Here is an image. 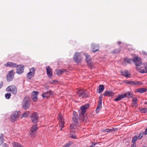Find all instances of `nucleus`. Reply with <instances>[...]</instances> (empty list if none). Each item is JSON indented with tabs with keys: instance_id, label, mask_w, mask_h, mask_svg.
Instances as JSON below:
<instances>
[{
	"instance_id": "3c124183",
	"label": "nucleus",
	"mask_w": 147,
	"mask_h": 147,
	"mask_svg": "<svg viewBox=\"0 0 147 147\" xmlns=\"http://www.w3.org/2000/svg\"><path fill=\"white\" fill-rule=\"evenodd\" d=\"M3 85V83L1 82L0 84V88H1Z\"/></svg>"
},
{
	"instance_id": "6e6552de",
	"label": "nucleus",
	"mask_w": 147,
	"mask_h": 147,
	"mask_svg": "<svg viewBox=\"0 0 147 147\" xmlns=\"http://www.w3.org/2000/svg\"><path fill=\"white\" fill-rule=\"evenodd\" d=\"M14 73L13 70L11 71L8 72V74L7 75L6 78L7 81L8 82H10L12 81L14 77Z\"/></svg>"
},
{
	"instance_id": "ea45409f",
	"label": "nucleus",
	"mask_w": 147,
	"mask_h": 147,
	"mask_svg": "<svg viewBox=\"0 0 147 147\" xmlns=\"http://www.w3.org/2000/svg\"><path fill=\"white\" fill-rule=\"evenodd\" d=\"M64 123L63 122H61L60 124V127H61L60 129L61 130L62 128L64 127Z\"/></svg>"
},
{
	"instance_id": "37998d69",
	"label": "nucleus",
	"mask_w": 147,
	"mask_h": 147,
	"mask_svg": "<svg viewBox=\"0 0 147 147\" xmlns=\"http://www.w3.org/2000/svg\"><path fill=\"white\" fill-rule=\"evenodd\" d=\"M132 82V81H130L128 80H126L125 81V82L127 84H129L131 85V83Z\"/></svg>"
},
{
	"instance_id": "7c9ffc66",
	"label": "nucleus",
	"mask_w": 147,
	"mask_h": 147,
	"mask_svg": "<svg viewBox=\"0 0 147 147\" xmlns=\"http://www.w3.org/2000/svg\"><path fill=\"white\" fill-rule=\"evenodd\" d=\"M11 94L10 93H7L5 94V98L7 99H9L10 98Z\"/></svg>"
},
{
	"instance_id": "1a4fd4ad",
	"label": "nucleus",
	"mask_w": 147,
	"mask_h": 147,
	"mask_svg": "<svg viewBox=\"0 0 147 147\" xmlns=\"http://www.w3.org/2000/svg\"><path fill=\"white\" fill-rule=\"evenodd\" d=\"M89 107V104H87L84 105L80 107L81 111L80 112V115H83L86 112V109H88Z\"/></svg>"
},
{
	"instance_id": "c03bdc74",
	"label": "nucleus",
	"mask_w": 147,
	"mask_h": 147,
	"mask_svg": "<svg viewBox=\"0 0 147 147\" xmlns=\"http://www.w3.org/2000/svg\"><path fill=\"white\" fill-rule=\"evenodd\" d=\"M58 119L59 120H61L62 119V115H61L59 113V114Z\"/></svg>"
},
{
	"instance_id": "cd10ccee",
	"label": "nucleus",
	"mask_w": 147,
	"mask_h": 147,
	"mask_svg": "<svg viewBox=\"0 0 147 147\" xmlns=\"http://www.w3.org/2000/svg\"><path fill=\"white\" fill-rule=\"evenodd\" d=\"M138 99L136 98H135L132 99V105L133 106H134L136 105H137Z\"/></svg>"
},
{
	"instance_id": "39448f33",
	"label": "nucleus",
	"mask_w": 147,
	"mask_h": 147,
	"mask_svg": "<svg viewBox=\"0 0 147 147\" xmlns=\"http://www.w3.org/2000/svg\"><path fill=\"white\" fill-rule=\"evenodd\" d=\"M73 59L76 63H79L82 61V58L80 53L76 52L74 55Z\"/></svg>"
},
{
	"instance_id": "49530a36",
	"label": "nucleus",
	"mask_w": 147,
	"mask_h": 147,
	"mask_svg": "<svg viewBox=\"0 0 147 147\" xmlns=\"http://www.w3.org/2000/svg\"><path fill=\"white\" fill-rule=\"evenodd\" d=\"M3 147H8V145L6 143L3 144Z\"/></svg>"
},
{
	"instance_id": "412c9836",
	"label": "nucleus",
	"mask_w": 147,
	"mask_h": 147,
	"mask_svg": "<svg viewBox=\"0 0 147 147\" xmlns=\"http://www.w3.org/2000/svg\"><path fill=\"white\" fill-rule=\"evenodd\" d=\"M53 92H45L42 94L43 98H48L50 96L53 94Z\"/></svg>"
},
{
	"instance_id": "864d4df0",
	"label": "nucleus",
	"mask_w": 147,
	"mask_h": 147,
	"mask_svg": "<svg viewBox=\"0 0 147 147\" xmlns=\"http://www.w3.org/2000/svg\"><path fill=\"white\" fill-rule=\"evenodd\" d=\"M136 145H135L134 144H132L131 147H136Z\"/></svg>"
},
{
	"instance_id": "a878e982",
	"label": "nucleus",
	"mask_w": 147,
	"mask_h": 147,
	"mask_svg": "<svg viewBox=\"0 0 147 147\" xmlns=\"http://www.w3.org/2000/svg\"><path fill=\"white\" fill-rule=\"evenodd\" d=\"M147 91V89L146 88H142L137 89L136 92H146Z\"/></svg>"
},
{
	"instance_id": "aec40b11",
	"label": "nucleus",
	"mask_w": 147,
	"mask_h": 147,
	"mask_svg": "<svg viewBox=\"0 0 147 147\" xmlns=\"http://www.w3.org/2000/svg\"><path fill=\"white\" fill-rule=\"evenodd\" d=\"M77 94L82 98H86L88 97V94L86 92H77Z\"/></svg>"
},
{
	"instance_id": "5fc2aeb1",
	"label": "nucleus",
	"mask_w": 147,
	"mask_h": 147,
	"mask_svg": "<svg viewBox=\"0 0 147 147\" xmlns=\"http://www.w3.org/2000/svg\"><path fill=\"white\" fill-rule=\"evenodd\" d=\"M143 53L147 55V51H143Z\"/></svg>"
},
{
	"instance_id": "f03ea898",
	"label": "nucleus",
	"mask_w": 147,
	"mask_h": 147,
	"mask_svg": "<svg viewBox=\"0 0 147 147\" xmlns=\"http://www.w3.org/2000/svg\"><path fill=\"white\" fill-rule=\"evenodd\" d=\"M125 97L132 98L133 97V94H131V92H126L123 94L119 95L117 97L114 99V100L118 101Z\"/></svg>"
},
{
	"instance_id": "0eeeda50",
	"label": "nucleus",
	"mask_w": 147,
	"mask_h": 147,
	"mask_svg": "<svg viewBox=\"0 0 147 147\" xmlns=\"http://www.w3.org/2000/svg\"><path fill=\"white\" fill-rule=\"evenodd\" d=\"M31 118L32 122L33 123H37L38 121V114L36 113H32L31 116Z\"/></svg>"
},
{
	"instance_id": "58836bf2",
	"label": "nucleus",
	"mask_w": 147,
	"mask_h": 147,
	"mask_svg": "<svg viewBox=\"0 0 147 147\" xmlns=\"http://www.w3.org/2000/svg\"><path fill=\"white\" fill-rule=\"evenodd\" d=\"M144 133H140L139 136H138V139L139 140H140L142 138L143 136Z\"/></svg>"
},
{
	"instance_id": "4c0bfd02",
	"label": "nucleus",
	"mask_w": 147,
	"mask_h": 147,
	"mask_svg": "<svg viewBox=\"0 0 147 147\" xmlns=\"http://www.w3.org/2000/svg\"><path fill=\"white\" fill-rule=\"evenodd\" d=\"M131 83V85H138L139 84V83L137 81H132Z\"/></svg>"
},
{
	"instance_id": "a19ab883",
	"label": "nucleus",
	"mask_w": 147,
	"mask_h": 147,
	"mask_svg": "<svg viewBox=\"0 0 147 147\" xmlns=\"http://www.w3.org/2000/svg\"><path fill=\"white\" fill-rule=\"evenodd\" d=\"M70 137L71 138L73 139H76L77 137L75 135H74L73 134H70Z\"/></svg>"
},
{
	"instance_id": "f257e3e1",
	"label": "nucleus",
	"mask_w": 147,
	"mask_h": 147,
	"mask_svg": "<svg viewBox=\"0 0 147 147\" xmlns=\"http://www.w3.org/2000/svg\"><path fill=\"white\" fill-rule=\"evenodd\" d=\"M30 97H25L24 98L22 103L23 108L26 110L28 109L30 105Z\"/></svg>"
},
{
	"instance_id": "20e7f679",
	"label": "nucleus",
	"mask_w": 147,
	"mask_h": 147,
	"mask_svg": "<svg viewBox=\"0 0 147 147\" xmlns=\"http://www.w3.org/2000/svg\"><path fill=\"white\" fill-rule=\"evenodd\" d=\"M20 114V111H15L13 112L11 116V120L13 122H14L17 120L19 118Z\"/></svg>"
},
{
	"instance_id": "c756f323",
	"label": "nucleus",
	"mask_w": 147,
	"mask_h": 147,
	"mask_svg": "<svg viewBox=\"0 0 147 147\" xmlns=\"http://www.w3.org/2000/svg\"><path fill=\"white\" fill-rule=\"evenodd\" d=\"M104 89V86L103 85H100L99 86V92H102Z\"/></svg>"
},
{
	"instance_id": "9b49d317",
	"label": "nucleus",
	"mask_w": 147,
	"mask_h": 147,
	"mask_svg": "<svg viewBox=\"0 0 147 147\" xmlns=\"http://www.w3.org/2000/svg\"><path fill=\"white\" fill-rule=\"evenodd\" d=\"M84 55L86 57V60L87 63L88 65L90 67H91L93 65L91 62V59L90 56L88 54L85 53Z\"/></svg>"
},
{
	"instance_id": "de8ad7c7",
	"label": "nucleus",
	"mask_w": 147,
	"mask_h": 147,
	"mask_svg": "<svg viewBox=\"0 0 147 147\" xmlns=\"http://www.w3.org/2000/svg\"><path fill=\"white\" fill-rule=\"evenodd\" d=\"M103 131L106 132H109V129H104Z\"/></svg>"
},
{
	"instance_id": "ddd939ff",
	"label": "nucleus",
	"mask_w": 147,
	"mask_h": 147,
	"mask_svg": "<svg viewBox=\"0 0 147 147\" xmlns=\"http://www.w3.org/2000/svg\"><path fill=\"white\" fill-rule=\"evenodd\" d=\"M35 74V69L33 67L30 69V71L28 73L27 78L29 79H31L34 76Z\"/></svg>"
},
{
	"instance_id": "72a5a7b5",
	"label": "nucleus",
	"mask_w": 147,
	"mask_h": 147,
	"mask_svg": "<svg viewBox=\"0 0 147 147\" xmlns=\"http://www.w3.org/2000/svg\"><path fill=\"white\" fill-rule=\"evenodd\" d=\"M138 139V136L136 135L134 136V138L132 140V142L133 143H134Z\"/></svg>"
},
{
	"instance_id": "dca6fc26",
	"label": "nucleus",
	"mask_w": 147,
	"mask_h": 147,
	"mask_svg": "<svg viewBox=\"0 0 147 147\" xmlns=\"http://www.w3.org/2000/svg\"><path fill=\"white\" fill-rule=\"evenodd\" d=\"M16 67H17L16 70V72L17 73L19 74H20L22 73L23 72L24 68L22 65H19L18 66L17 65Z\"/></svg>"
},
{
	"instance_id": "c85d7f7f",
	"label": "nucleus",
	"mask_w": 147,
	"mask_h": 147,
	"mask_svg": "<svg viewBox=\"0 0 147 147\" xmlns=\"http://www.w3.org/2000/svg\"><path fill=\"white\" fill-rule=\"evenodd\" d=\"M3 134H0V145H1L4 142Z\"/></svg>"
},
{
	"instance_id": "bf43d9fd",
	"label": "nucleus",
	"mask_w": 147,
	"mask_h": 147,
	"mask_svg": "<svg viewBox=\"0 0 147 147\" xmlns=\"http://www.w3.org/2000/svg\"><path fill=\"white\" fill-rule=\"evenodd\" d=\"M32 92H37L36 91H33Z\"/></svg>"
},
{
	"instance_id": "603ef678",
	"label": "nucleus",
	"mask_w": 147,
	"mask_h": 147,
	"mask_svg": "<svg viewBox=\"0 0 147 147\" xmlns=\"http://www.w3.org/2000/svg\"><path fill=\"white\" fill-rule=\"evenodd\" d=\"M113 129H109V132L113 131Z\"/></svg>"
},
{
	"instance_id": "6ab92c4d",
	"label": "nucleus",
	"mask_w": 147,
	"mask_h": 147,
	"mask_svg": "<svg viewBox=\"0 0 147 147\" xmlns=\"http://www.w3.org/2000/svg\"><path fill=\"white\" fill-rule=\"evenodd\" d=\"M91 48L92 51L94 53L98 51L99 49V48L98 46L93 44H92Z\"/></svg>"
},
{
	"instance_id": "2f4dec72",
	"label": "nucleus",
	"mask_w": 147,
	"mask_h": 147,
	"mask_svg": "<svg viewBox=\"0 0 147 147\" xmlns=\"http://www.w3.org/2000/svg\"><path fill=\"white\" fill-rule=\"evenodd\" d=\"M65 71V70L64 69H59L57 71V74H62Z\"/></svg>"
},
{
	"instance_id": "bb28decb",
	"label": "nucleus",
	"mask_w": 147,
	"mask_h": 147,
	"mask_svg": "<svg viewBox=\"0 0 147 147\" xmlns=\"http://www.w3.org/2000/svg\"><path fill=\"white\" fill-rule=\"evenodd\" d=\"M122 74L123 76L126 77H129L130 76V74L128 73L127 71H125L123 72Z\"/></svg>"
},
{
	"instance_id": "6e6d98bb",
	"label": "nucleus",
	"mask_w": 147,
	"mask_h": 147,
	"mask_svg": "<svg viewBox=\"0 0 147 147\" xmlns=\"http://www.w3.org/2000/svg\"><path fill=\"white\" fill-rule=\"evenodd\" d=\"M55 80H54L53 82H49V83L50 84H52L54 82H55Z\"/></svg>"
},
{
	"instance_id": "9d476101",
	"label": "nucleus",
	"mask_w": 147,
	"mask_h": 147,
	"mask_svg": "<svg viewBox=\"0 0 147 147\" xmlns=\"http://www.w3.org/2000/svg\"><path fill=\"white\" fill-rule=\"evenodd\" d=\"M133 61L135 65L137 67H139L142 64L141 59L137 57L134 58Z\"/></svg>"
},
{
	"instance_id": "7ed1b4c3",
	"label": "nucleus",
	"mask_w": 147,
	"mask_h": 147,
	"mask_svg": "<svg viewBox=\"0 0 147 147\" xmlns=\"http://www.w3.org/2000/svg\"><path fill=\"white\" fill-rule=\"evenodd\" d=\"M139 68H136V70H137L142 73H147V63L142 64Z\"/></svg>"
},
{
	"instance_id": "4468645a",
	"label": "nucleus",
	"mask_w": 147,
	"mask_h": 147,
	"mask_svg": "<svg viewBox=\"0 0 147 147\" xmlns=\"http://www.w3.org/2000/svg\"><path fill=\"white\" fill-rule=\"evenodd\" d=\"M6 90L7 92H16L17 91V89L14 85H12L7 87L6 89Z\"/></svg>"
},
{
	"instance_id": "b1692460",
	"label": "nucleus",
	"mask_w": 147,
	"mask_h": 147,
	"mask_svg": "<svg viewBox=\"0 0 147 147\" xmlns=\"http://www.w3.org/2000/svg\"><path fill=\"white\" fill-rule=\"evenodd\" d=\"M133 60L128 59L127 58H125L124 59V63L125 64H126L127 63H130Z\"/></svg>"
},
{
	"instance_id": "f3484780",
	"label": "nucleus",
	"mask_w": 147,
	"mask_h": 147,
	"mask_svg": "<svg viewBox=\"0 0 147 147\" xmlns=\"http://www.w3.org/2000/svg\"><path fill=\"white\" fill-rule=\"evenodd\" d=\"M5 65L6 67H16L17 66V65L15 63L10 62H7L6 64H5Z\"/></svg>"
},
{
	"instance_id": "4d7b16f0",
	"label": "nucleus",
	"mask_w": 147,
	"mask_h": 147,
	"mask_svg": "<svg viewBox=\"0 0 147 147\" xmlns=\"http://www.w3.org/2000/svg\"><path fill=\"white\" fill-rule=\"evenodd\" d=\"M13 93V94H14L15 95L16 94V92H12Z\"/></svg>"
},
{
	"instance_id": "a18cd8bd",
	"label": "nucleus",
	"mask_w": 147,
	"mask_h": 147,
	"mask_svg": "<svg viewBox=\"0 0 147 147\" xmlns=\"http://www.w3.org/2000/svg\"><path fill=\"white\" fill-rule=\"evenodd\" d=\"M73 116H78L77 115V113L74 111L73 112Z\"/></svg>"
},
{
	"instance_id": "79ce46f5",
	"label": "nucleus",
	"mask_w": 147,
	"mask_h": 147,
	"mask_svg": "<svg viewBox=\"0 0 147 147\" xmlns=\"http://www.w3.org/2000/svg\"><path fill=\"white\" fill-rule=\"evenodd\" d=\"M79 91L80 92L82 91V92H85L86 91L85 89H83L82 88H80L79 90Z\"/></svg>"
},
{
	"instance_id": "f8f14e48",
	"label": "nucleus",
	"mask_w": 147,
	"mask_h": 147,
	"mask_svg": "<svg viewBox=\"0 0 147 147\" xmlns=\"http://www.w3.org/2000/svg\"><path fill=\"white\" fill-rule=\"evenodd\" d=\"M102 95H101L99 97L98 105L96 110V113H98L101 109L102 105Z\"/></svg>"
},
{
	"instance_id": "423d86ee",
	"label": "nucleus",
	"mask_w": 147,
	"mask_h": 147,
	"mask_svg": "<svg viewBox=\"0 0 147 147\" xmlns=\"http://www.w3.org/2000/svg\"><path fill=\"white\" fill-rule=\"evenodd\" d=\"M37 126L38 125L37 124L33 125L30 131V134L32 137H34L35 136L37 130L38 129Z\"/></svg>"
},
{
	"instance_id": "c9c22d12",
	"label": "nucleus",
	"mask_w": 147,
	"mask_h": 147,
	"mask_svg": "<svg viewBox=\"0 0 147 147\" xmlns=\"http://www.w3.org/2000/svg\"><path fill=\"white\" fill-rule=\"evenodd\" d=\"M28 113L27 112H25L24 113L22 114L21 118L26 117L28 116Z\"/></svg>"
},
{
	"instance_id": "473e14b6",
	"label": "nucleus",
	"mask_w": 147,
	"mask_h": 147,
	"mask_svg": "<svg viewBox=\"0 0 147 147\" xmlns=\"http://www.w3.org/2000/svg\"><path fill=\"white\" fill-rule=\"evenodd\" d=\"M121 50L120 49H116L114 50L112 52V53H118Z\"/></svg>"
},
{
	"instance_id": "680f3d73",
	"label": "nucleus",
	"mask_w": 147,
	"mask_h": 147,
	"mask_svg": "<svg viewBox=\"0 0 147 147\" xmlns=\"http://www.w3.org/2000/svg\"><path fill=\"white\" fill-rule=\"evenodd\" d=\"M143 147H146V146H143Z\"/></svg>"
},
{
	"instance_id": "8fccbe9b",
	"label": "nucleus",
	"mask_w": 147,
	"mask_h": 147,
	"mask_svg": "<svg viewBox=\"0 0 147 147\" xmlns=\"http://www.w3.org/2000/svg\"><path fill=\"white\" fill-rule=\"evenodd\" d=\"M113 131H117L118 130V129L117 128H113Z\"/></svg>"
},
{
	"instance_id": "a211bd4d",
	"label": "nucleus",
	"mask_w": 147,
	"mask_h": 147,
	"mask_svg": "<svg viewBox=\"0 0 147 147\" xmlns=\"http://www.w3.org/2000/svg\"><path fill=\"white\" fill-rule=\"evenodd\" d=\"M34 94H32L31 96L32 99L34 102H36L37 100V96L39 92H33Z\"/></svg>"
},
{
	"instance_id": "5701e85b",
	"label": "nucleus",
	"mask_w": 147,
	"mask_h": 147,
	"mask_svg": "<svg viewBox=\"0 0 147 147\" xmlns=\"http://www.w3.org/2000/svg\"><path fill=\"white\" fill-rule=\"evenodd\" d=\"M78 116H73V121L74 122V123L76 124V125H77L78 124Z\"/></svg>"
},
{
	"instance_id": "2eb2a0df",
	"label": "nucleus",
	"mask_w": 147,
	"mask_h": 147,
	"mask_svg": "<svg viewBox=\"0 0 147 147\" xmlns=\"http://www.w3.org/2000/svg\"><path fill=\"white\" fill-rule=\"evenodd\" d=\"M46 70L48 77L49 78H51L52 76V69L49 66H47L46 67Z\"/></svg>"
},
{
	"instance_id": "09e8293b",
	"label": "nucleus",
	"mask_w": 147,
	"mask_h": 147,
	"mask_svg": "<svg viewBox=\"0 0 147 147\" xmlns=\"http://www.w3.org/2000/svg\"><path fill=\"white\" fill-rule=\"evenodd\" d=\"M144 134L145 135H146L147 134V127L145 129L144 132Z\"/></svg>"
},
{
	"instance_id": "4be33fe9",
	"label": "nucleus",
	"mask_w": 147,
	"mask_h": 147,
	"mask_svg": "<svg viewBox=\"0 0 147 147\" xmlns=\"http://www.w3.org/2000/svg\"><path fill=\"white\" fill-rule=\"evenodd\" d=\"M114 95V92H105L103 94L105 96H110L111 97L113 96Z\"/></svg>"
},
{
	"instance_id": "393cba45",
	"label": "nucleus",
	"mask_w": 147,
	"mask_h": 147,
	"mask_svg": "<svg viewBox=\"0 0 147 147\" xmlns=\"http://www.w3.org/2000/svg\"><path fill=\"white\" fill-rule=\"evenodd\" d=\"M13 147H24L19 143L16 142H14L13 143Z\"/></svg>"
},
{
	"instance_id": "e433bc0d",
	"label": "nucleus",
	"mask_w": 147,
	"mask_h": 147,
	"mask_svg": "<svg viewBox=\"0 0 147 147\" xmlns=\"http://www.w3.org/2000/svg\"><path fill=\"white\" fill-rule=\"evenodd\" d=\"M71 144V142H69L67 144H65L62 147H69Z\"/></svg>"
},
{
	"instance_id": "052dcab7",
	"label": "nucleus",
	"mask_w": 147,
	"mask_h": 147,
	"mask_svg": "<svg viewBox=\"0 0 147 147\" xmlns=\"http://www.w3.org/2000/svg\"><path fill=\"white\" fill-rule=\"evenodd\" d=\"M105 92H109V91L107 92V91H106ZM109 92H110V91H109Z\"/></svg>"
},
{
	"instance_id": "f704fd0d",
	"label": "nucleus",
	"mask_w": 147,
	"mask_h": 147,
	"mask_svg": "<svg viewBox=\"0 0 147 147\" xmlns=\"http://www.w3.org/2000/svg\"><path fill=\"white\" fill-rule=\"evenodd\" d=\"M140 111L142 113H145L147 112V108H143L140 110Z\"/></svg>"
},
{
	"instance_id": "13d9d810",
	"label": "nucleus",
	"mask_w": 147,
	"mask_h": 147,
	"mask_svg": "<svg viewBox=\"0 0 147 147\" xmlns=\"http://www.w3.org/2000/svg\"><path fill=\"white\" fill-rule=\"evenodd\" d=\"M144 103L146 105L147 104V102H145Z\"/></svg>"
}]
</instances>
